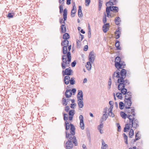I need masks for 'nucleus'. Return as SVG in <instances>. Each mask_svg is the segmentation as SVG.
Returning a JSON list of instances; mask_svg holds the SVG:
<instances>
[{
	"mask_svg": "<svg viewBox=\"0 0 149 149\" xmlns=\"http://www.w3.org/2000/svg\"><path fill=\"white\" fill-rule=\"evenodd\" d=\"M70 133L66 132V137L69 139L68 141L66 143V149H71L73 147V143L75 146H77V142L76 137L74 136L75 134V128L74 125L70 124Z\"/></svg>",
	"mask_w": 149,
	"mask_h": 149,
	"instance_id": "nucleus-1",
	"label": "nucleus"
},
{
	"mask_svg": "<svg viewBox=\"0 0 149 149\" xmlns=\"http://www.w3.org/2000/svg\"><path fill=\"white\" fill-rule=\"evenodd\" d=\"M131 115L128 114L127 118L129 119V122L125 124L124 129V132H126L129 130L131 127H133L134 129H136L139 126L138 121L137 119L134 118V117H131Z\"/></svg>",
	"mask_w": 149,
	"mask_h": 149,
	"instance_id": "nucleus-2",
	"label": "nucleus"
},
{
	"mask_svg": "<svg viewBox=\"0 0 149 149\" xmlns=\"http://www.w3.org/2000/svg\"><path fill=\"white\" fill-rule=\"evenodd\" d=\"M63 62L61 63V67L63 69H65L66 67L70 66V63L71 61V56L70 52H68L65 55H63L62 58Z\"/></svg>",
	"mask_w": 149,
	"mask_h": 149,
	"instance_id": "nucleus-3",
	"label": "nucleus"
},
{
	"mask_svg": "<svg viewBox=\"0 0 149 149\" xmlns=\"http://www.w3.org/2000/svg\"><path fill=\"white\" fill-rule=\"evenodd\" d=\"M119 9L118 7L116 6H110L106 8V12L107 13V17H112L114 16V15L112 14V13H110V11H113L115 13L118 12Z\"/></svg>",
	"mask_w": 149,
	"mask_h": 149,
	"instance_id": "nucleus-4",
	"label": "nucleus"
},
{
	"mask_svg": "<svg viewBox=\"0 0 149 149\" xmlns=\"http://www.w3.org/2000/svg\"><path fill=\"white\" fill-rule=\"evenodd\" d=\"M124 101L125 105V109H130V106H131L132 103L131 99H125Z\"/></svg>",
	"mask_w": 149,
	"mask_h": 149,
	"instance_id": "nucleus-5",
	"label": "nucleus"
},
{
	"mask_svg": "<svg viewBox=\"0 0 149 149\" xmlns=\"http://www.w3.org/2000/svg\"><path fill=\"white\" fill-rule=\"evenodd\" d=\"M72 70L71 69L70 67L65 69V70H63V75H72Z\"/></svg>",
	"mask_w": 149,
	"mask_h": 149,
	"instance_id": "nucleus-6",
	"label": "nucleus"
},
{
	"mask_svg": "<svg viewBox=\"0 0 149 149\" xmlns=\"http://www.w3.org/2000/svg\"><path fill=\"white\" fill-rule=\"evenodd\" d=\"M67 10L65 8L63 10V18L64 19V21L63 22H62L63 21V19H60V22L61 24L63 23L65 24V21H66L67 18Z\"/></svg>",
	"mask_w": 149,
	"mask_h": 149,
	"instance_id": "nucleus-7",
	"label": "nucleus"
},
{
	"mask_svg": "<svg viewBox=\"0 0 149 149\" xmlns=\"http://www.w3.org/2000/svg\"><path fill=\"white\" fill-rule=\"evenodd\" d=\"M95 55L94 53L93 52H91L89 53L88 58L89 61L93 63L95 59Z\"/></svg>",
	"mask_w": 149,
	"mask_h": 149,
	"instance_id": "nucleus-8",
	"label": "nucleus"
},
{
	"mask_svg": "<svg viewBox=\"0 0 149 149\" xmlns=\"http://www.w3.org/2000/svg\"><path fill=\"white\" fill-rule=\"evenodd\" d=\"M120 70L117 69L116 71L114 72L113 74L112 78L114 79H116L120 78Z\"/></svg>",
	"mask_w": 149,
	"mask_h": 149,
	"instance_id": "nucleus-9",
	"label": "nucleus"
},
{
	"mask_svg": "<svg viewBox=\"0 0 149 149\" xmlns=\"http://www.w3.org/2000/svg\"><path fill=\"white\" fill-rule=\"evenodd\" d=\"M124 79H118V83L120 82L123 84L125 86L129 84L130 83L129 81L127 80H124Z\"/></svg>",
	"mask_w": 149,
	"mask_h": 149,
	"instance_id": "nucleus-10",
	"label": "nucleus"
},
{
	"mask_svg": "<svg viewBox=\"0 0 149 149\" xmlns=\"http://www.w3.org/2000/svg\"><path fill=\"white\" fill-rule=\"evenodd\" d=\"M126 71L124 69H122L121 71L120 70V79H125L126 77Z\"/></svg>",
	"mask_w": 149,
	"mask_h": 149,
	"instance_id": "nucleus-11",
	"label": "nucleus"
},
{
	"mask_svg": "<svg viewBox=\"0 0 149 149\" xmlns=\"http://www.w3.org/2000/svg\"><path fill=\"white\" fill-rule=\"evenodd\" d=\"M120 58L119 56L116 57L115 60V66L118 68V65H120V63L121 61Z\"/></svg>",
	"mask_w": 149,
	"mask_h": 149,
	"instance_id": "nucleus-12",
	"label": "nucleus"
},
{
	"mask_svg": "<svg viewBox=\"0 0 149 149\" xmlns=\"http://www.w3.org/2000/svg\"><path fill=\"white\" fill-rule=\"evenodd\" d=\"M109 28V23H107L104 24L102 27L103 31L105 33L108 30Z\"/></svg>",
	"mask_w": 149,
	"mask_h": 149,
	"instance_id": "nucleus-13",
	"label": "nucleus"
},
{
	"mask_svg": "<svg viewBox=\"0 0 149 149\" xmlns=\"http://www.w3.org/2000/svg\"><path fill=\"white\" fill-rule=\"evenodd\" d=\"M61 44L63 47H71V45H69V42L67 40H65L62 41Z\"/></svg>",
	"mask_w": 149,
	"mask_h": 149,
	"instance_id": "nucleus-14",
	"label": "nucleus"
},
{
	"mask_svg": "<svg viewBox=\"0 0 149 149\" xmlns=\"http://www.w3.org/2000/svg\"><path fill=\"white\" fill-rule=\"evenodd\" d=\"M78 92L77 95V99H83V93L82 91L79 90L78 91Z\"/></svg>",
	"mask_w": 149,
	"mask_h": 149,
	"instance_id": "nucleus-15",
	"label": "nucleus"
},
{
	"mask_svg": "<svg viewBox=\"0 0 149 149\" xmlns=\"http://www.w3.org/2000/svg\"><path fill=\"white\" fill-rule=\"evenodd\" d=\"M104 127L103 123H100V125H99L97 127V129L99 130V132L100 134H102L103 133V130H102V129Z\"/></svg>",
	"mask_w": 149,
	"mask_h": 149,
	"instance_id": "nucleus-16",
	"label": "nucleus"
},
{
	"mask_svg": "<svg viewBox=\"0 0 149 149\" xmlns=\"http://www.w3.org/2000/svg\"><path fill=\"white\" fill-rule=\"evenodd\" d=\"M69 75H67L65 77L64 79V81L66 85L68 84L70 80V77Z\"/></svg>",
	"mask_w": 149,
	"mask_h": 149,
	"instance_id": "nucleus-17",
	"label": "nucleus"
},
{
	"mask_svg": "<svg viewBox=\"0 0 149 149\" xmlns=\"http://www.w3.org/2000/svg\"><path fill=\"white\" fill-rule=\"evenodd\" d=\"M65 95L67 97H70L72 95L71 90H67L65 92Z\"/></svg>",
	"mask_w": 149,
	"mask_h": 149,
	"instance_id": "nucleus-18",
	"label": "nucleus"
},
{
	"mask_svg": "<svg viewBox=\"0 0 149 149\" xmlns=\"http://www.w3.org/2000/svg\"><path fill=\"white\" fill-rule=\"evenodd\" d=\"M83 100V99L78 100V104L79 107L80 108H82L84 106V103Z\"/></svg>",
	"mask_w": 149,
	"mask_h": 149,
	"instance_id": "nucleus-19",
	"label": "nucleus"
},
{
	"mask_svg": "<svg viewBox=\"0 0 149 149\" xmlns=\"http://www.w3.org/2000/svg\"><path fill=\"white\" fill-rule=\"evenodd\" d=\"M81 7L80 6H79V9L78 10V15L79 17L82 18L83 15L81 10Z\"/></svg>",
	"mask_w": 149,
	"mask_h": 149,
	"instance_id": "nucleus-20",
	"label": "nucleus"
},
{
	"mask_svg": "<svg viewBox=\"0 0 149 149\" xmlns=\"http://www.w3.org/2000/svg\"><path fill=\"white\" fill-rule=\"evenodd\" d=\"M115 34L116 39H117L120 37V32L119 31V28L118 29V30H116V31L115 33Z\"/></svg>",
	"mask_w": 149,
	"mask_h": 149,
	"instance_id": "nucleus-21",
	"label": "nucleus"
},
{
	"mask_svg": "<svg viewBox=\"0 0 149 149\" xmlns=\"http://www.w3.org/2000/svg\"><path fill=\"white\" fill-rule=\"evenodd\" d=\"M110 1L106 3L107 5V4L109 3L110 5H116V3L117 2V0H110Z\"/></svg>",
	"mask_w": 149,
	"mask_h": 149,
	"instance_id": "nucleus-22",
	"label": "nucleus"
},
{
	"mask_svg": "<svg viewBox=\"0 0 149 149\" xmlns=\"http://www.w3.org/2000/svg\"><path fill=\"white\" fill-rule=\"evenodd\" d=\"M120 18L119 17H116L115 18V22L116 25H119L120 24Z\"/></svg>",
	"mask_w": 149,
	"mask_h": 149,
	"instance_id": "nucleus-23",
	"label": "nucleus"
},
{
	"mask_svg": "<svg viewBox=\"0 0 149 149\" xmlns=\"http://www.w3.org/2000/svg\"><path fill=\"white\" fill-rule=\"evenodd\" d=\"M118 83H119L118 86V90H120L124 88L125 87L123 83L120 82Z\"/></svg>",
	"mask_w": 149,
	"mask_h": 149,
	"instance_id": "nucleus-24",
	"label": "nucleus"
},
{
	"mask_svg": "<svg viewBox=\"0 0 149 149\" xmlns=\"http://www.w3.org/2000/svg\"><path fill=\"white\" fill-rule=\"evenodd\" d=\"M125 65V63L124 62L121 61L120 63V65H118V69H121L122 68H124Z\"/></svg>",
	"mask_w": 149,
	"mask_h": 149,
	"instance_id": "nucleus-25",
	"label": "nucleus"
},
{
	"mask_svg": "<svg viewBox=\"0 0 149 149\" xmlns=\"http://www.w3.org/2000/svg\"><path fill=\"white\" fill-rule=\"evenodd\" d=\"M90 62L89 61L87 62V64L86 65V67L88 70H90L91 68V65Z\"/></svg>",
	"mask_w": 149,
	"mask_h": 149,
	"instance_id": "nucleus-26",
	"label": "nucleus"
},
{
	"mask_svg": "<svg viewBox=\"0 0 149 149\" xmlns=\"http://www.w3.org/2000/svg\"><path fill=\"white\" fill-rule=\"evenodd\" d=\"M61 29L62 32L63 33H65L66 31V27L64 24H62L61 26Z\"/></svg>",
	"mask_w": 149,
	"mask_h": 149,
	"instance_id": "nucleus-27",
	"label": "nucleus"
},
{
	"mask_svg": "<svg viewBox=\"0 0 149 149\" xmlns=\"http://www.w3.org/2000/svg\"><path fill=\"white\" fill-rule=\"evenodd\" d=\"M70 36L69 34L67 33H65L63 36V38L65 40H67L69 38Z\"/></svg>",
	"mask_w": 149,
	"mask_h": 149,
	"instance_id": "nucleus-28",
	"label": "nucleus"
},
{
	"mask_svg": "<svg viewBox=\"0 0 149 149\" xmlns=\"http://www.w3.org/2000/svg\"><path fill=\"white\" fill-rule=\"evenodd\" d=\"M104 16L103 17L102 22H103V23L104 24H105L106 22L107 21L106 15V14L105 12H104Z\"/></svg>",
	"mask_w": 149,
	"mask_h": 149,
	"instance_id": "nucleus-29",
	"label": "nucleus"
},
{
	"mask_svg": "<svg viewBox=\"0 0 149 149\" xmlns=\"http://www.w3.org/2000/svg\"><path fill=\"white\" fill-rule=\"evenodd\" d=\"M70 125L69 122L67 121H66L65 122V129L66 130H69L70 128Z\"/></svg>",
	"mask_w": 149,
	"mask_h": 149,
	"instance_id": "nucleus-30",
	"label": "nucleus"
},
{
	"mask_svg": "<svg viewBox=\"0 0 149 149\" xmlns=\"http://www.w3.org/2000/svg\"><path fill=\"white\" fill-rule=\"evenodd\" d=\"M103 1L102 0H99V5H98V10H101L102 5V4Z\"/></svg>",
	"mask_w": 149,
	"mask_h": 149,
	"instance_id": "nucleus-31",
	"label": "nucleus"
},
{
	"mask_svg": "<svg viewBox=\"0 0 149 149\" xmlns=\"http://www.w3.org/2000/svg\"><path fill=\"white\" fill-rule=\"evenodd\" d=\"M75 111L73 109H72L70 111L69 113V116H73L75 114Z\"/></svg>",
	"mask_w": 149,
	"mask_h": 149,
	"instance_id": "nucleus-32",
	"label": "nucleus"
},
{
	"mask_svg": "<svg viewBox=\"0 0 149 149\" xmlns=\"http://www.w3.org/2000/svg\"><path fill=\"white\" fill-rule=\"evenodd\" d=\"M70 82L71 85H73L75 84V81L74 80V77H72L70 79Z\"/></svg>",
	"mask_w": 149,
	"mask_h": 149,
	"instance_id": "nucleus-33",
	"label": "nucleus"
},
{
	"mask_svg": "<svg viewBox=\"0 0 149 149\" xmlns=\"http://www.w3.org/2000/svg\"><path fill=\"white\" fill-rule=\"evenodd\" d=\"M134 134V130H133L132 129H130L129 133V136L130 138H132V136H133Z\"/></svg>",
	"mask_w": 149,
	"mask_h": 149,
	"instance_id": "nucleus-34",
	"label": "nucleus"
},
{
	"mask_svg": "<svg viewBox=\"0 0 149 149\" xmlns=\"http://www.w3.org/2000/svg\"><path fill=\"white\" fill-rule=\"evenodd\" d=\"M119 108L121 109H123L124 107V103L122 102H120L119 103Z\"/></svg>",
	"mask_w": 149,
	"mask_h": 149,
	"instance_id": "nucleus-35",
	"label": "nucleus"
},
{
	"mask_svg": "<svg viewBox=\"0 0 149 149\" xmlns=\"http://www.w3.org/2000/svg\"><path fill=\"white\" fill-rule=\"evenodd\" d=\"M139 133V132L138 131L136 133L135 135V139L134 140V142L136 141L139 140L140 139V136H138V134Z\"/></svg>",
	"mask_w": 149,
	"mask_h": 149,
	"instance_id": "nucleus-36",
	"label": "nucleus"
},
{
	"mask_svg": "<svg viewBox=\"0 0 149 149\" xmlns=\"http://www.w3.org/2000/svg\"><path fill=\"white\" fill-rule=\"evenodd\" d=\"M120 90L121 91V93L123 94V95H125L126 94L127 92V89L125 88H124L123 89H122Z\"/></svg>",
	"mask_w": 149,
	"mask_h": 149,
	"instance_id": "nucleus-37",
	"label": "nucleus"
},
{
	"mask_svg": "<svg viewBox=\"0 0 149 149\" xmlns=\"http://www.w3.org/2000/svg\"><path fill=\"white\" fill-rule=\"evenodd\" d=\"M80 126L81 129H84V121L80 122Z\"/></svg>",
	"mask_w": 149,
	"mask_h": 149,
	"instance_id": "nucleus-38",
	"label": "nucleus"
},
{
	"mask_svg": "<svg viewBox=\"0 0 149 149\" xmlns=\"http://www.w3.org/2000/svg\"><path fill=\"white\" fill-rule=\"evenodd\" d=\"M67 47H63V52L64 54H67L68 52Z\"/></svg>",
	"mask_w": 149,
	"mask_h": 149,
	"instance_id": "nucleus-39",
	"label": "nucleus"
},
{
	"mask_svg": "<svg viewBox=\"0 0 149 149\" xmlns=\"http://www.w3.org/2000/svg\"><path fill=\"white\" fill-rule=\"evenodd\" d=\"M107 118L104 117L103 116H102L100 120V123H103L102 122L103 121H105L107 119Z\"/></svg>",
	"mask_w": 149,
	"mask_h": 149,
	"instance_id": "nucleus-40",
	"label": "nucleus"
},
{
	"mask_svg": "<svg viewBox=\"0 0 149 149\" xmlns=\"http://www.w3.org/2000/svg\"><path fill=\"white\" fill-rule=\"evenodd\" d=\"M116 96L119 99H121L122 97V93H118L116 94Z\"/></svg>",
	"mask_w": 149,
	"mask_h": 149,
	"instance_id": "nucleus-41",
	"label": "nucleus"
},
{
	"mask_svg": "<svg viewBox=\"0 0 149 149\" xmlns=\"http://www.w3.org/2000/svg\"><path fill=\"white\" fill-rule=\"evenodd\" d=\"M121 116L124 119H125L127 115L123 112H121L120 113Z\"/></svg>",
	"mask_w": 149,
	"mask_h": 149,
	"instance_id": "nucleus-42",
	"label": "nucleus"
},
{
	"mask_svg": "<svg viewBox=\"0 0 149 149\" xmlns=\"http://www.w3.org/2000/svg\"><path fill=\"white\" fill-rule=\"evenodd\" d=\"M64 115V120H68V115L67 114H65L63 113Z\"/></svg>",
	"mask_w": 149,
	"mask_h": 149,
	"instance_id": "nucleus-43",
	"label": "nucleus"
},
{
	"mask_svg": "<svg viewBox=\"0 0 149 149\" xmlns=\"http://www.w3.org/2000/svg\"><path fill=\"white\" fill-rule=\"evenodd\" d=\"M64 5H60L59 6L60 13H63V6Z\"/></svg>",
	"mask_w": 149,
	"mask_h": 149,
	"instance_id": "nucleus-44",
	"label": "nucleus"
},
{
	"mask_svg": "<svg viewBox=\"0 0 149 149\" xmlns=\"http://www.w3.org/2000/svg\"><path fill=\"white\" fill-rule=\"evenodd\" d=\"M111 77H110L109 78L108 84L109 86L108 87V88L109 89H110L111 88Z\"/></svg>",
	"mask_w": 149,
	"mask_h": 149,
	"instance_id": "nucleus-45",
	"label": "nucleus"
},
{
	"mask_svg": "<svg viewBox=\"0 0 149 149\" xmlns=\"http://www.w3.org/2000/svg\"><path fill=\"white\" fill-rule=\"evenodd\" d=\"M131 114H132V116L131 117H134L135 116V114L134 113V109H131Z\"/></svg>",
	"mask_w": 149,
	"mask_h": 149,
	"instance_id": "nucleus-46",
	"label": "nucleus"
},
{
	"mask_svg": "<svg viewBox=\"0 0 149 149\" xmlns=\"http://www.w3.org/2000/svg\"><path fill=\"white\" fill-rule=\"evenodd\" d=\"M102 146H104L105 147H108V146L107 144H105L104 141L102 139Z\"/></svg>",
	"mask_w": 149,
	"mask_h": 149,
	"instance_id": "nucleus-47",
	"label": "nucleus"
},
{
	"mask_svg": "<svg viewBox=\"0 0 149 149\" xmlns=\"http://www.w3.org/2000/svg\"><path fill=\"white\" fill-rule=\"evenodd\" d=\"M14 15V14L13 13L12 14L11 13H8V17L9 18H12L13 17V16Z\"/></svg>",
	"mask_w": 149,
	"mask_h": 149,
	"instance_id": "nucleus-48",
	"label": "nucleus"
},
{
	"mask_svg": "<svg viewBox=\"0 0 149 149\" xmlns=\"http://www.w3.org/2000/svg\"><path fill=\"white\" fill-rule=\"evenodd\" d=\"M108 115L112 117H113L114 116V114L112 113V111H109Z\"/></svg>",
	"mask_w": 149,
	"mask_h": 149,
	"instance_id": "nucleus-49",
	"label": "nucleus"
},
{
	"mask_svg": "<svg viewBox=\"0 0 149 149\" xmlns=\"http://www.w3.org/2000/svg\"><path fill=\"white\" fill-rule=\"evenodd\" d=\"M63 104L64 105H66L67 104V103L66 102V100L64 98H63Z\"/></svg>",
	"mask_w": 149,
	"mask_h": 149,
	"instance_id": "nucleus-50",
	"label": "nucleus"
},
{
	"mask_svg": "<svg viewBox=\"0 0 149 149\" xmlns=\"http://www.w3.org/2000/svg\"><path fill=\"white\" fill-rule=\"evenodd\" d=\"M76 12V11H74H74L72 10L71 12V16L72 17H74Z\"/></svg>",
	"mask_w": 149,
	"mask_h": 149,
	"instance_id": "nucleus-51",
	"label": "nucleus"
},
{
	"mask_svg": "<svg viewBox=\"0 0 149 149\" xmlns=\"http://www.w3.org/2000/svg\"><path fill=\"white\" fill-rule=\"evenodd\" d=\"M85 2L86 3V6H88L90 2V0H85Z\"/></svg>",
	"mask_w": 149,
	"mask_h": 149,
	"instance_id": "nucleus-52",
	"label": "nucleus"
},
{
	"mask_svg": "<svg viewBox=\"0 0 149 149\" xmlns=\"http://www.w3.org/2000/svg\"><path fill=\"white\" fill-rule=\"evenodd\" d=\"M116 125L118 128V132H120V130L121 127L119 123H117Z\"/></svg>",
	"mask_w": 149,
	"mask_h": 149,
	"instance_id": "nucleus-53",
	"label": "nucleus"
},
{
	"mask_svg": "<svg viewBox=\"0 0 149 149\" xmlns=\"http://www.w3.org/2000/svg\"><path fill=\"white\" fill-rule=\"evenodd\" d=\"M83 119H84V118H83V116L80 115L79 116V119L80 120V122H83L84 121Z\"/></svg>",
	"mask_w": 149,
	"mask_h": 149,
	"instance_id": "nucleus-54",
	"label": "nucleus"
},
{
	"mask_svg": "<svg viewBox=\"0 0 149 149\" xmlns=\"http://www.w3.org/2000/svg\"><path fill=\"white\" fill-rule=\"evenodd\" d=\"M65 0H59V3L60 4H61V5H64V2H63Z\"/></svg>",
	"mask_w": 149,
	"mask_h": 149,
	"instance_id": "nucleus-55",
	"label": "nucleus"
},
{
	"mask_svg": "<svg viewBox=\"0 0 149 149\" xmlns=\"http://www.w3.org/2000/svg\"><path fill=\"white\" fill-rule=\"evenodd\" d=\"M126 94L127 95H128L130 97L132 98V93L130 91L128 92H127Z\"/></svg>",
	"mask_w": 149,
	"mask_h": 149,
	"instance_id": "nucleus-56",
	"label": "nucleus"
},
{
	"mask_svg": "<svg viewBox=\"0 0 149 149\" xmlns=\"http://www.w3.org/2000/svg\"><path fill=\"white\" fill-rule=\"evenodd\" d=\"M76 64V62L75 61H74L71 63V66L72 67H74Z\"/></svg>",
	"mask_w": 149,
	"mask_h": 149,
	"instance_id": "nucleus-57",
	"label": "nucleus"
},
{
	"mask_svg": "<svg viewBox=\"0 0 149 149\" xmlns=\"http://www.w3.org/2000/svg\"><path fill=\"white\" fill-rule=\"evenodd\" d=\"M72 10L74 11H74H76V8L75 4H74V5L73 6V8Z\"/></svg>",
	"mask_w": 149,
	"mask_h": 149,
	"instance_id": "nucleus-58",
	"label": "nucleus"
},
{
	"mask_svg": "<svg viewBox=\"0 0 149 149\" xmlns=\"http://www.w3.org/2000/svg\"><path fill=\"white\" fill-rule=\"evenodd\" d=\"M131 99L130 97L128 95H127L125 94V99Z\"/></svg>",
	"mask_w": 149,
	"mask_h": 149,
	"instance_id": "nucleus-59",
	"label": "nucleus"
},
{
	"mask_svg": "<svg viewBox=\"0 0 149 149\" xmlns=\"http://www.w3.org/2000/svg\"><path fill=\"white\" fill-rule=\"evenodd\" d=\"M120 42L118 41H117L115 44V47H120Z\"/></svg>",
	"mask_w": 149,
	"mask_h": 149,
	"instance_id": "nucleus-60",
	"label": "nucleus"
},
{
	"mask_svg": "<svg viewBox=\"0 0 149 149\" xmlns=\"http://www.w3.org/2000/svg\"><path fill=\"white\" fill-rule=\"evenodd\" d=\"M76 106V104H71L70 107L72 109H74L75 106Z\"/></svg>",
	"mask_w": 149,
	"mask_h": 149,
	"instance_id": "nucleus-61",
	"label": "nucleus"
},
{
	"mask_svg": "<svg viewBox=\"0 0 149 149\" xmlns=\"http://www.w3.org/2000/svg\"><path fill=\"white\" fill-rule=\"evenodd\" d=\"M110 107L109 108V109H108L109 111H112V109L113 108V105H110Z\"/></svg>",
	"mask_w": 149,
	"mask_h": 149,
	"instance_id": "nucleus-62",
	"label": "nucleus"
},
{
	"mask_svg": "<svg viewBox=\"0 0 149 149\" xmlns=\"http://www.w3.org/2000/svg\"><path fill=\"white\" fill-rule=\"evenodd\" d=\"M108 110H109L108 108L107 107H106L104 109L103 113H107V111Z\"/></svg>",
	"mask_w": 149,
	"mask_h": 149,
	"instance_id": "nucleus-63",
	"label": "nucleus"
},
{
	"mask_svg": "<svg viewBox=\"0 0 149 149\" xmlns=\"http://www.w3.org/2000/svg\"><path fill=\"white\" fill-rule=\"evenodd\" d=\"M69 109V107L68 106H67L65 107V110L66 112H68Z\"/></svg>",
	"mask_w": 149,
	"mask_h": 149,
	"instance_id": "nucleus-64",
	"label": "nucleus"
}]
</instances>
